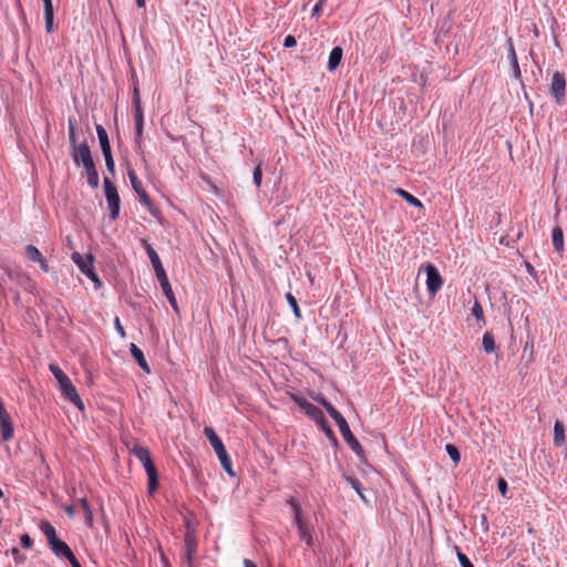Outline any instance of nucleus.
I'll return each mask as SVG.
<instances>
[{"label": "nucleus", "mask_w": 567, "mask_h": 567, "mask_svg": "<svg viewBox=\"0 0 567 567\" xmlns=\"http://www.w3.org/2000/svg\"><path fill=\"white\" fill-rule=\"evenodd\" d=\"M553 246L556 251L560 252L564 250V233L563 229L559 226H556L553 229Z\"/></svg>", "instance_id": "obj_25"}, {"label": "nucleus", "mask_w": 567, "mask_h": 567, "mask_svg": "<svg viewBox=\"0 0 567 567\" xmlns=\"http://www.w3.org/2000/svg\"><path fill=\"white\" fill-rule=\"evenodd\" d=\"M142 243V246L145 248L146 252H147V256L153 265V268H154V271H155V275H158L164 270L163 268V265H162V261L159 259V256L157 255V252L153 249V247L147 243L146 239H142L141 240Z\"/></svg>", "instance_id": "obj_16"}, {"label": "nucleus", "mask_w": 567, "mask_h": 567, "mask_svg": "<svg viewBox=\"0 0 567 567\" xmlns=\"http://www.w3.org/2000/svg\"><path fill=\"white\" fill-rule=\"evenodd\" d=\"M132 454L142 463L148 477V493L153 494L158 486V474L155 464L152 461L150 450L142 445H135L132 449Z\"/></svg>", "instance_id": "obj_3"}, {"label": "nucleus", "mask_w": 567, "mask_h": 567, "mask_svg": "<svg viewBox=\"0 0 567 567\" xmlns=\"http://www.w3.org/2000/svg\"><path fill=\"white\" fill-rule=\"evenodd\" d=\"M551 94L558 104H561L566 94V79L560 72H555L550 84Z\"/></svg>", "instance_id": "obj_12"}, {"label": "nucleus", "mask_w": 567, "mask_h": 567, "mask_svg": "<svg viewBox=\"0 0 567 567\" xmlns=\"http://www.w3.org/2000/svg\"><path fill=\"white\" fill-rule=\"evenodd\" d=\"M287 504L291 507V509L293 512V520L298 528L300 540L305 542L308 547H312V545H313L312 529L302 515V509H301L300 504L293 497H290L287 501Z\"/></svg>", "instance_id": "obj_6"}, {"label": "nucleus", "mask_w": 567, "mask_h": 567, "mask_svg": "<svg viewBox=\"0 0 567 567\" xmlns=\"http://www.w3.org/2000/svg\"><path fill=\"white\" fill-rule=\"evenodd\" d=\"M96 134L103 154L112 153L106 130L102 125H96Z\"/></svg>", "instance_id": "obj_21"}, {"label": "nucleus", "mask_w": 567, "mask_h": 567, "mask_svg": "<svg viewBox=\"0 0 567 567\" xmlns=\"http://www.w3.org/2000/svg\"><path fill=\"white\" fill-rule=\"evenodd\" d=\"M185 556L184 561L188 567H194L193 560L197 551V542L193 532H187L184 538Z\"/></svg>", "instance_id": "obj_14"}, {"label": "nucleus", "mask_w": 567, "mask_h": 567, "mask_svg": "<svg viewBox=\"0 0 567 567\" xmlns=\"http://www.w3.org/2000/svg\"><path fill=\"white\" fill-rule=\"evenodd\" d=\"M162 560L165 565L168 566V561H167V558L164 556V554H162Z\"/></svg>", "instance_id": "obj_52"}, {"label": "nucleus", "mask_w": 567, "mask_h": 567, "mask_svg": "<svg viewBox=\"0 0 567 567\" xmlns=\"http://www.w3.org/2000/svg\"><path fill=\"white\" fill-rule=\"evenodd\" d=\"M296 44H297V40H296V38H295L293 35H290V34H289V35H287V37L285 38V41H284V47H285V48H292V47H295Z\"/></svg>", "instance_id": "obj_43"}, {"label": "nucleus", "mask_w": 567, "mask_h": 567, "mask_svg": "<svg viewBox=\"0 0 567 567\" xmlns=\"http://www.w3.org/2000/svg\"><path fill=\"white\" fill-rule=\"evenodd\" d=\"M114 326H115L117 333L121 336V338H125L126 333H125V330H124L118 317L115 318Z\"/></svg>", "instance_id": "obj_41"}, {"label": "nucleus", "mask_w": 567, "mask_h": 567, "mask_svg": "<svg viewBox=\"0 0 567 567\" xmlns=\"http://www.w3.org/2000/svg\"><path fill=\"white\" fill-rule=\"evenodd\" d=\"M40 529L44 534L50 549L56 557L66 559L73 555L70 546L58 537L56 530L50 522L42 520L40 523Z\"/></svg>", "instance_id": "obj_4"}, {"label": "nucleus", "mask_w": 567, "mask_h": 567, "mask_svg": "<svg viewBox=\"0 0 567 567\" xmlns=\"http://www.w3.org/2000/svg\"><path fill=\"white\" fill-rule=\"evenodd\" d=\"M341 59H342V49L340 47L333 48L329 54L328 69L330 71L336 70L339 66Z\"/></svg>", "instance_id": "obj_23"}, {"label": "nucleus", "mask_w": 567, "mask_h": 567, "mask_svg": "<svg viewBox=\"0 0 567 567\" xmlns=\"http://www.w3.org/2000/svg\"><path fill=\"white\" fill-rule=\"evenodd\" d=\"M138 8L145 7V0H135Z\"/></svg>", "instance_id": "obj_51"}, {"label": "nucleus", "mask_w": 567, "mask_h": 567, "mask_svg": "<svg viewBox=\"0 0 567 567\" xmlns=\"http://www.w3.org/2000/svg\"><path fill=\"white\" fill-rule=\"evenodd\" d=\"M49 368L54 378L56 379V381L59 382L63 396L70 402H72L80 410H83V401L81 400L75 386L73 385L69 377L56 364H50Z\"/></svg>", "instance_id": "obj_5"}, {"label": "nucleus", "mask_w": 567, "mask_h": 567, "mask_svg": "<svg viewBox=\"0 0 567 567\" xmlns=\"http://www.w3.org/2000/svg\"><path fill=\"white\" fill-rule=\"evenodd\" d=\"M103 156L105 159V165H106L107 171L113 174L114 169H115V164H114L112 153L103 154Z\"/></svg>", "instance_id": "obj_36"}, {"label": "nucleus", "mask_w": 567, "mask_h": 567, "mask_svg": "<svg viewBox=\"0 0 567 567\" xmlns=\"http://www.w3.org/2000/svg\"><path fill=\"white\" fill-rule=\"evenodd\" d=\"M533 347H534V343H530V346H528V343H525V350H526V349H530V348H533Z\"/></svg>", "instance_id": "obj_53"}, {"label": "nucleus", "mask_w": 567, "mask_h": 567, "mask_svg": "<svg viewBox=\"0 0 567 567\" xmlns=\"http://www.w3.org/2000/svg\"><path fill=\"white\" fill-rule=\"evenodd\" d=\"M156 278H157V280L161 285V288H162L165 297L167 298L169 305L176 312H178L177 301H176L175 295L173 292L172 286L168 281V278L166 276V272L163 271V272L156 275Z\"/></svg>", "instance_id": "obj_15"}, {"label": "nucleus", "mask_w": 567, "mask_h": 567, "mask_svg": "<svg viewBox=\"0 0 567 567\" xmlns=\"http://www.w3.org/2000/svg\"><path fill=\"white\" fill-rule=\"evenodd\" d=\"M134 113H135L136 140H137V142H138V141L141 140V137H142V133H143V123H144V117H143V110H142V107L134 109Z\"/></svg>", "instance_id": "obj_30"}, {"label": "nucleus", "mask_w": 567, "mask_h": 567, "mask_svg": "<svg viewBox=\"0 0 567 567\" xmlns=\"http://www.w3.org/2000/svg\"><path fill=\"white\" fill-rule=\"evenodd\" d=\"M64 509H65V513H66V515H68L69 517H71V518H72V517L74 516V514H75V508H74V506L69 505V506H65V508H64Z\"/></svg>", "instance_id": "obj_48"}, {"label": "nucleus", "mask_w": 567, "mask_h": 567, "mask_svg": "<svg viewBox=\"0 0 567 567\" xmlns=\"http://www.w3.org/2000/svg\"><path fill=\"white\" fill-rule=\"evenodd\" d=\"M312 399L322 405L328 414L336 421L337 425L339 426L340 433L344 441L349 444L351 450L359 456H364V450L359 443V441L355 439V436L352 434L350 426L347 422V420L343 417V415L329 402L327 401L322 395L317 394L313 395Z\"/></svg>", "instance_id": "obj_1"}, {"label": "nucleus", "mask_w": 567, "mask_h": 567, "mask_svg": "<svg viewBox=\"0 0 567 567\" xmlns=\"http://www.w3.org/2000/svg\"><path fill=\"white\" fill-rule=\"evenodd\" d=\"M292 400L316 422L331 442L337 443V437L332 429L329 426L323 412L318 406L296 394L292 395Z\"/></svg>", "instance_id": "obj_2"}, {"label": "nucleus", "mask_w": 567, "mask_h": 567, "mask_svg": "<svg viewBox=\"0 0 567 567\" xmlns=\"http://www.w3.org/2000/svg\"><path fill=\"white\" fill-rule=\"evenodd\" d=\"M445 450H446V453L449 454V456L451 457V460L455 464H458L461 461V453H460L458 449L453 444H447L445 446Z\"/></svg>", "instance_id": "obj_32"}, {"label": "nucleus", "mask_w": 567, "mask_h": 567, "mask_svg": "<svg viewBox=\"0 0 567 567\" xmlns=\"http://www.w3.org/2000/svg\"><path fill=\"white\" fill-rule=\"evenodd\" d=\"M244 567H257V566L252 560L244 559Z\"/></svg>", "instance_id": "obj_50"}, {"label": "nucleus", "mask_w": 567, "mask_h": 567, "mask_svg": "<svg viewBox=\"0 0 567 567\" xmlns=\"http://www.w3.org/2000/svg\"><path fill=\"white\" fill-rule=\"evenodd\" d=\"M262 178V172L260 165H257L254 169V183L257 187H260Z\"/></svg>", "instance_id": "obj_37"}, {"label": "nucleus", "mask_w": 567, "mask_h": 567, "mask_svg": "<svg viewBox=\"0 0 567 567\" xmlns=\"http://www.w3.org/2000/svg\"><path fill=\"white\" fill-rule=\"evenodd\" d=\"M424 270L426 272L427 290L432 296H435L443 286V279L436 267L432 264H426Z\"/></svg>", "instance_id": "obj_10"}, {"label": "nucleus", "mask_w": 567, "mask_h": 567, "mask_svg": "<svg viewBox=\"0 0 567 567\" xmlns=\"http://www.w3.org/2000/svg\"><path fill=\"white\" fill-rule=\"evenodd\" d=\"M215 453L217 454L218 456V460L220 462V465L221 467L231 476L235 475L234 471H233V467H231V461H230V457L226 451V447L225 445H223L221 447L217 449L215 451Z\"/></svg>", "instance_id": "obj_20"}, {"label": "nucleus", "mask_w": 567, "mask_h": 567, "mask_svg": "<svg viewBox=\"0 0 567 567\" xmlns=\"http://www.w3.org/2000/svg\"><path fill=\"white\" fill-rule=\"evenodd\" d=\"M104 190L111 219L115 220L120 214V196L117 188L110 178H104Z\"/></svg>", "instance_id": "obj_9"}, {"label": "nucleus", "mask_w": 567, "mask_h": 567, "mask_svg": "<svg viewBox=\"0 0 567 567\" xmlns=\"http://www.w3.org/2000/svg\"><path fill=\"white\" fill-rule=\"evenodd\" d=\"M533 347H534V343H530V346H528V343H525V350H526V349H530V348H533Z\"/></svg>", "instance_id": "obj_54"}, {"label": "nucleus", "mask_w": 567, "mask_h": 567, "mask_svg": "<svg viewBox=\"0 0 567 567\" xmlns=\"http://www.w3.org/2000/svg\"><path fill=\"white\" fill-rule=\"evenodd\" d=\"M66 559L70 561L72 567H81V564L79 563L74 554Z\"/></svg>", "instance_id": "obj_47"}, {"label": "nucleus", "mask_w": 567, "mask_h": 567, "mask_svg": "<svg viewBox=\"0 0 567 567\" xmlns=\"http://www.w3.org/2000/svg\"><path fill=\"white\" fill-rule=\"evenodd\" d=\"M497 487H498L499 493H501L503 496H506V493H507L508 486H507V482L505 481V478H503V477H499V478H498V481H497Z\"/></svg>", "instance_id": "obj_39"}, {"label": "nucleus", "mask_w": 567, "mask_h": 567, "mask_svg": "<svg viewBox=\"0 0 567 567\" xmlns=\"http://www.w3.org/2000/svg\"><path fill=\"white\" fill-rule=\"evenodd\" d=\"M71 156L74 163L82 164L83 168L94 162L91 150L85 142L74 145L71 150Z\"/></svg>", "instance_id": "obj_11"}, {"label": "nucleus", "mask_w": 567, "mask_h": 567, "mask_svg": "<svg viewBox=\"0 0 567 567\" xmlns=\"http://www.w3.org/2000/svg\"><path fill=\"white\" fill-rule=\"evenodd\" d=\"M395 192L402 198H404L405 202L409 203L411 206L417 207V208H423L422 202L419 198H416L415 196H413L412 194H410L409 192H406L402 188H398Z\"/></svg>", "instance_id": "obj_28"}, {"label": "nucleus", "mask_w": 567, "mask_h": 567, "mask_svg": "<svg viewBox=\"0 0 567 567\" xmlns=\"http://www.w3.org/2000/svg\"><path fill=\"white\" fill-rule=\"evenodd\" d=\"M84 171H85V174L87 177V184L92 188H97L99 184H100V178H99V173L96 171L94 162L91 163L90 165L85 166Z\"/></svg>", "instance_id": "obj_22"}, {"label": "nucleus", "mask_w": 567, "mask_h": 567, "mask_svg": "<svg viewBox=\"0 0 567 567\" xmlns=\"http://www.w3.org/2000/svg\"><path fill=\"white\" fill-rule=\"evenodd\" d=\"M204 434L207 437V440L209 441V443L213 446L214 451H216L217 449H219V447H221L224 445V443L221 442L219 436L216 434L214 429L206 426L204 429Z\"/></svg>", "instance_id": "obj_26"}, {"label": "nucleus", "mask_w": 567, "mask_h": 567, "mask_svg": "<svg viewBox=\"0 0 567 567\" xmlns=\"http://www.w3.org/2000/svg\"><path fill=\"white\" fill-rule=\"evenodd\" d=\"M471 313L476 318L477 321H484V311L481 303L475 299L474 305L471 309Z\"/></svg>", "instance_id": "obj_33"}, {"label": "nucleus", "mask_w": 567, "mask_h": 567, "mask_svg": "<svg viewBox=\"0 0 567 567\" xmlns=\"http://www.w3.org/2000/svg\"><path fill=\"white\" fill-rule=\"evenodd\" d=\"M68 135H69V141H70L72 147L74 145H78L76 144V127H75V123L73 120H69Z\"/></svg>", "instance_id": "obj_34"}, {"label": "nucleus", "mask_w": 567, "mask_h": 567, "mask_svg": "<svg viewBox=\"0 0 567 567\" xmlns=\"http://www.w3.org/2000/svg\"><path fill=\"white\" fill-rule=\"evenodd\" d=\"M533 347H534V343H530V346H528V343H525V350H526V349H530V348H533Z\"/></svg>", "instance_id": "obj_55"}, {"label": "nucleus", "mask_w": 567, "mask_h": 567, "mask_svg": "<svg viewBox=\"0 0 567 567\" xmlns=\"http://www.w3.org/2000/svg\"><path fill=\"white\" fill-rule=\"evenodd\" d=\"M2 497H3V492H2V489L0 488V498H2Z\"/></svg>", "instance_id": "obj_56"}, {"label": "nucleus", "mask_w": 567, "mask_h": 567, "mask_svg": "<svg viewBox=\"0 0 567 567\" xmlns=\"http://www.w3.org/2000/svg\"><path fill=\"white\" fill-rule=\"evenodd\" d=\"M20 540H21V545L24 548H31L32 547L33 542H32L31 537L28 534L21 535Z\"/></svg>", "instance_id": "obj_42"}, {"label": "nucleus", "mask_w": 567, "mask_h": 567, "mask_svg": "<svg viewBox=\"0 0 567 567\" xmlns=\"http://www.w3.org/2000/svg\"><path fill=\"white\" fill-rule=\"evenodd\" d=\"M130 351H131V354L134 358V360L140 365V368L143 371L150 373L151 370H150L148 363L144 357L143 351L135 343H131Z\"/></svg>", "instance_id": "obj_19"}, {"label": "nucleus", "mask_w": 567, "mask_h": 567, "mask_svg": "<svg viewBox=\"0 0 567 567\" xmlns=\"http://www.w3.org/2000/svg\"><path fill=\"white\" fill-rule=\"evenodd\" d=\"M72 260L75 262L79 269L96 285L97 288L102 286V281L100 280L93 267L92 255H86L84 257L80 252L75 251L72 254Z\"/></svg>", "instance_id": "obj_7"}, {"label": "nucleus", "mask_w": 567, "mask_h": 567, "mask_svg": "<svg viewBox=\"0 0 567 567\" xmlns=\"http://www.w3.org/2000/svg\"><path fill=\"white\" fill-rule=\"evenodd\" d=\"M483 349L486 353H493L496 349L495 339L493 333L486 331L482 339Z\"/></svg>", "instance_id": "obj_29"}, {"label": "nucleus", "mask_w": 567, "mask_h": 567, "mask_svg": "<svg viewBox=\"0 0 567 567\" xmlns=\"http://www.w3.org/2000/svg\"><path fill=\"white\" fill-rule=\"evenodd\" d=\"M134 109L142 107L141 105V97H140V91L137 87L134 89Z\"/></svg>", "instance_id": "obj_45"}, {"label": "nucleus", "mask_w": 567, "mask_h": 567, "mask_svg": "<svg viewBox=\"0 0 567 567\" xmlns=\"http://www.w3.org/2000/svg\"><path fill=\"white\" fill-rule=\"evenodd\" d=\"M507 47H508V59H509L512 68H513L514 76H515V79H520L522 73H520L515 47H514L513 40L511 38L507 40Z\"/></svg>", "instance_id": "obj_18"}, {"label": "nucleus", "mask_w": 567, "mask_h": 567, "mask_svg": "<svg viewBox=\"0 0 567 567\" xmlns=\"http://www.w3.org/2000/svg\"><path fill=\"white\" fill-rule=\"evenodd\" d=\"M457 558L462 567H474L465 554L458 551Z\"/></svg>", "instance_id": "obj_38"}, {"label": "nucleus", "mask_w": 567, "mask_h": 567, "mask_svg": "<svg viewBox=\"0 0 567 567\" xmlns=\"http://www.w3.org/2000/svg\"><path fill=\"white\" fill-rule=\"evenodd\" d=\"M38 262L40 264V267H41V269L44 272H49L50 271V267H49L47 260L43 257Z\"/></svg>", "instance_id": "obj_46"}, {"label": "nucleus", "mask_w": 567, "mask_h": 567, "mask_svg": "<svg viewBox=\"0 0 567 567\" xmlns=\"http://www.w3.org/2000/svg\"><path fill=\"white\" fill-rule=\"evenodd\" d=\"M128 178L131 181L132 187L135 190V193L138 195L140 202L147 208V210L153 215L157 216L159 214V210L155 205L152 203L150 196L147 195L146 190L144 189L142 182L138 179L137 175L133 169H130L127 172Z\"/></svg>", "instance_id": "obj_8"}, {"label": "nucleus", "mask_w": 567, "mask_h": 567, "mask_svg": "<svg viewBox=\"0 0 567 567\" xmlns=\"http://www.w3.org/2000/svg\"><path fill=\"white\" fill-rule=\"evenodd\" d=\"M351 486L358 492V494L363 497L362 493H361V483L358 478H350L349 480Z\"/></svg>", "instance_id": "obj_44"}, {"label": "nucleus", "mask_w": 567, "mask_h": 567, "mask_svg": "<svg viewBox=\"0 0 567 567\" xmlns=\"http://www.w3.org/2000/svg\"><path fill=\"white\" fill-rule=\"evenodd\" d=\"M0 432L3 441H10L13 437V425L11 416L0 399Z\"/></svg>", "instance_id": "obj_13"}, {"label": "nucleus", "mask_w": 567, "mask_h": 567, "mask_svg": "<svg viewBox=\"0 0 567 567\" xmlns=\"http://www.w3.org/2000/svg\"><path fill=\"white\" fill-rule=\"evenodd\" d=\"M79 504L81 506V509L84 513L85 524L89 527H92V525H93V512L91 509V506H90L87 499L85 497H82V498L79 499Z\"/></svg>", "instance_id": "obj_27"}, {"label": "nucleus", "mask_w": 567, "mask_h": 567, "mask_svg": "<svg viewBox=\"0 0 567 567\" xmlns=\"http://www.w3.org/2000/svg\"><path fill=\"white\" fill-rule=\"evenodd\" d=\"M566 442L565 427L563 422L557 420L554 425V443L556 446H561Z\"/></svg>", "instance_id": "obj_24"}, {"label": "nucleus", "mask_w": 567, "mask_h": 567, "mask_svg": "<svg viewBox=\"0 0 567 567\" xmlns=\"http://www.w3.org/2000/svg\"><path fill=\"white\" fill-rule=\"evenodd\" d=\"M25 256L29 260L34 261V262H38L42 258V254L33 245H28L25 247Z\"/></svg>", "instance_id": "obj_31"}, {"label": "nucleus", "mask_w": 567, "mask_h": 567, "mask_svg": "<svg viewBox=\"0 0 567 567\" xmlns=\"http://www.w3.org/2000/svg\"><path fill=\"white\" fill-rule=\"evenodd\" d=\"M11 555L13 556L17 564H22L25 560V557L20 553L17 547L11 549Z\"/></svg>", "instance_id": "obj_40"}, {"label": "nucleus", "mask_w": 567, "mask_h": 567, "mask_svg": "<svg viewBox=\"0 0 567 567\" xmlns=\"http://www.w3.org/2000/svg\"><path fill=\"white\" fill-rule=\"evenodd\" d=\"M321 4H322V1H319L312 9V14L313 16H318L320 10H321Z\"/></svg>", "instance_id": "obj_49"}, {"label": "nucleus", "mask_w": 567, "mask_h": 567, "mask_svg": "<svg viewBox=\"0 0 567 567\" xmlns=\"http://www.w3.org/2000/svg\"><path fill=\"white\" fill-rule=\"evenodd\" d=\"M44 6L45 31L51 33L54 29V10L52 0H42Z\"/></svg>", "instance_id": "obj_17"}, {"label": "nucleus", "mask_w": 567, "mask_h": 567, "mask_svg": "<svg viewBox=\"0 0 567 567\" xmlns=\"http://www.w3.org/2000/svg\"><path fill=\"white\" fill-rule=\"evenodd\" d=\"M286 299H287L289 306L292 308L296 317L300 318L301 317L300 309H299L298 302H297L296 298L292 296V293L288 292L286 295Z\"/></svg>", "instance_id": "obj_35"}]
</instances>
